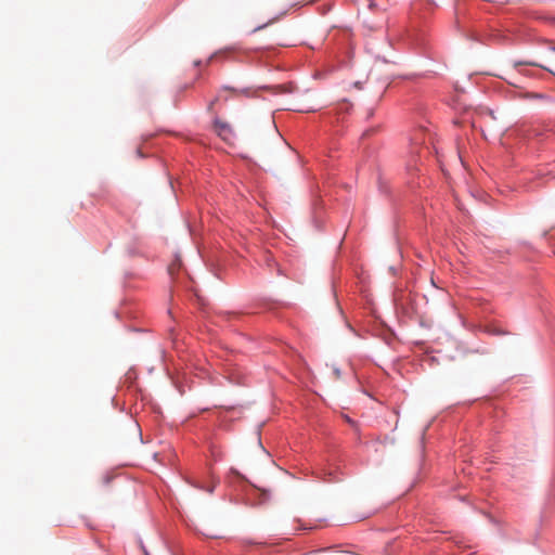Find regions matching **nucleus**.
I'll return each mask as SVG.
<instances>
[{
    "mask_svg": "<svg viewBox=\"0 0 555 555\" xmlns=\"http://www.w3.org/2000/svg\"><path fill=\"white\" fill-rule=\"evenodd\" d=\"M214 127L217 134L222 138L225 142H232L234 139V132L232 127L227 122L221 120L218 117L214 119Z\"/></svg>",
    "mask_w": 555,
    "mask_h": 555,
    "instance_id": "f257e3e1",
    "label": "nucleus"
},
{
    "mask_svg": "<svg viewBox=\"0 0 555 555\" xmlns=\"http://www.w3.org/2000/svg\"><path fill=\"white\" fill-rule=\"evenodd\" d=\"M232 93V94H238V91L233 89V88H229V87H223L219 92L218 94L211 100L209 101L208 105H207V109L210 114H216V106L217 104L220 102V101H228L229 100V94Z\"/></svg>",
    "mask_w": 555,
    "mask_h": 555,
    "instance_id": "f03ea898",
    "label": "nucleus"
},
{
    "mask_svg": "<svg viewBox=\"0 0 555 555\" xmlns=\"http://www.w3.org/2000/svg\"><path fill=\"white\" fill-rule=\"evenodd\" d=\"M296 89L293 82L274 87L275 93H292Z\"/></svg>",
    "mask_w": 555,
    "mask_h": 555,
    "instance_id": "7ed1b4c3",
    "label": "nucleus"
},
{
    "mask_svg": "<svg viewBox=\"0 0 555 555\" xmlns=\"http://www.w3.org/2000/svg\"><path fill=\"white\" fill-rule=\"evenodd\" d=\"M515 67H518V66H537V67H541V68H545V66L534 62V61H531V60H520V61H517L515 62L514 64Z\"/></svg>",
    "mask_w": 555,
    "mask_h": 555,
    "instance_id": "20e7f679",
    "label": "nucleus"
},
{
    "mask_svg": "<svg viewBox=\"0 0 555 555\" xmlns=\"http://www.w3.org/2000/svg\"><path fill=\"white\" fill-rule=\"evenodd\" d=\"M145 555H150L149 553H145Z\"/></svg>",
    "mask_w": 555,
    "mask_h": 555,
    "instance_id": "39448f33",
    "label": "nucleus"
}]
</instances>
